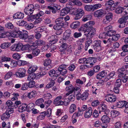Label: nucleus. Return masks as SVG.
<instances>
[{
    "label": "nucleus",
    "instance_id": "49",
    "mask_svg": "<svg viewBox=\"0 0 128 128\" xmlns=\"http://www.w3.org/2000/svg\"><path fill=\"white\" fill-rule=\"evenodd\" d=\"M55 83V82L54 80H52L48 84H47L46 87V88L47 89H48L51 88Z\"/></svg>",
    "mask_w": 128,
    "mask_h": 128
},
{
    "label": "nucleus",
    "instance_id": "39",
    "mask_svg": "<svg viewBox=\"0 0 128 128\" xmlns=\"http://www.w3.org/2000/svg\"><path fill=\"white\" fill-rule=\"evenodd\" d=\"M34 38V36L33 35H31L28 36V38L26 40V41L30 43H32V42H33Z\"/></svg>",
    "mask_w": 128,
    "mask_h": 128
},
{
    "label": "nucleus",
    "instance_id": "58",
    "mask_svg": "<svg viewBox=\"0 0 128 128\" xmlns=\"http://www.w3.org/2000/svg\"><path fill=\"white\" fill-rule=\"evenodd\" d=\"M52 102L50 100H48L44 102V104L46 108H48Z\"/></svg>",
    "mask_w": 128,
    "mask_h": 128
},
{
    "label": "nucleus",
    "instance_id": "57",
    "mask_svg": "<svg viewBox=\"0 0 128 128\" xmlns=\"http://www.w3.org/2000/svg\"><path fill=\"white\" fill-rule=\"evenodd\" d=\"M6 105L8 107V108H12H12L13 105L12 102L11 100L7 101L6 102Z\"/></svg>",
    "mask_w": 128,
    "mask_h": 128
},
{
    "label": "nucleus",
    "instance_id": "8",
    "mask_svg": "<svg viewBox=\"0 0 128 128\" xmlns=\"http://www.w3.org/2000/svg\"><path fill=\"white\" fill-rule=\"evenodd\" d=\"M77 14L74 17L75 20H78L80 19L84 14V12L83 9L82 8H78L76 10Z\"/></svg>",
    "mask_w": 128,
    "mask_h": 128
},
{
    "label": "nucleus",
    "instance_id": "21",
    "mask_svg": "<svg viewBox=\"0 0 128 128\" xmlns=\"http://www.w3.org/2000/svg\"><path fill=\"white\" fill-rule=\"evenodd\" d=\"M76 104H72L69 108V112L70 114H72L76 110Z\"/></svg>",
    "mask_w": 128,
    "mask_h": 128
},
{
    "label": "nucleus",
    "instance_id": "27",
    "mask_svg": "<svg viewBox=\"0 0 128 128\" xmlns=\"http://www.w3.org/2000/svg\"><path fill=\"white\" fill-rule=\"evenodd\" d=\"M38 68L36 66H32L30 67L28 70V72L29 74H31L34 72Z\"/></svg>",
    "mask_w": 128,
    "mask_h": 128
},
{
    "label": "nucleus",
    "instance_id": "33",
    "mask_svg": "<svg viewBox=\"0 0 128 128\" xmlns=\"http://www.w3.org/2000/svg\"><path fill=\"white\" fill-rule=\"evenodd\" d=\"M11 45L10 43L9 42H5L2 44L0 46L1 48L5 49L9 47Z\"/></svg>",
    "mask_w": 128,
    "mask_h": 128
},
{
    "label": "nucleus",
    "instance_id": "26",
    "mask_svg": "<svg viewBox=\"0 0 128 128\" xmlns=\"http://www.w3.org/2000/svg\"><path fill=\"white\" fill-rule=\"evenodd\" d=\"M14 30L15 32H13L10 34V36L14 38H17L18 36V35L16 32L18 31L19 28L18 27H14Z\"/></svg>",
    "mask_w": 128,
    "mask_h": 128
},
{
    "label": "nucleus",
    "instance_id": "36",
    "mask_svg": "<svg viewBox=\"0 0 128 128\" xmlns=\"http://www.w3.org/2000/svg\"><path fill=\"white\" fill-rule=\"evenodd\" d=\"M48 8L52 10V12L53 14L56 13L58 10V8L56 6H54L53 7L50 6H48L47 7Z\"/></svg>",
    "mask_w": 128,
    "mask_h": 128
},
{
    "label": "nucleus",
    "instance_id": "56",
    "mask_svg": "<svg viewBox=\"0 0 128 128\" xmlns=\"http://www.w3.org/2000/svg\"><path fill=\"white\" fill-rule=\"evenodd\" d=\"M62 26L61 25L56 24L54 26L53 28L56 30H59L62 29Z\"/></svg>",
    "mask_w": 128,
    "mask_h": 128
},
{
    "label": "nucleus",
    "instance_id": "2",
    "mask_svg": "<svg viewBox=\"0 0 128 128\" xmlns=\"http://www.w3.org/2000/svg\"><path fill=\"white\" fill-rule=\"evenodd\" d=\"M28 21L32 22L34 24H36L42 21V18L40 17L37 18L35 15H32L27 18Z\"/></svg>",
    "mask_w": 128,
    "mask_h": 128
},
{
    "label": "nucleus",
    "instance_id": "43",
    "mask_svg": "<svg viewBox=\"0 0 128 128\" xmlns=\"http://www.w3.org/2000/svg\"><path fill=\"white\" fill-rule=\"evenodd\" d=\"M22 44L20 43H18L16 45V51L18 52L20 50H22Z\"/></svg>",
    "mask_w": 128,
    "mask_h": 128
},
{
    "label": "nucleus",
    "instance_id": "53",
    "mask_svg": "<svg viewBox=\"0 0 128 128\" xmlns=\"http://www.w3.org/2000/svg\"><path fill=\"white\" fill-rule=\"evenodd\" d=\"M112 16L113 15L112 13H109L106 15L105 17L110 22L112 20Z\"/></svg>",
    "mask_w": 128,
    "mask_h": 128
},
{
    "label": "nucleus",
    "instance_id": "62",
    "mask_svg": "<svg viewBox=\"0 0 128 128\" xmlns=\"http://www.w3.org/2000/svg\"><path fill=\"white\" fill-rule=\"evenodd\" d=\"M28 84L29 87L30 88H32L34 87L35 85V82L33 80H31L29 82Z\"/></svg>",
    "mask_w": 128,
    "mask_h": 128
},
{
    "label": "nucleus",
    "instance_id": "41",
    "mask_svg": "<svg viewBox=\"0 0 128 128\" xmlns=\"http://www.w3.org/2000/svg\"><path fill=\"white\" fill-rule=\"evenodd\" d=\"M19 37L22 39H23L24 40H26L27 38L28 37V34L26 33H20V34L18 35Z\"/></svg>",
    "mask_w": 128,
    "mask_h": 128
},
{
    "label": "nucleus",
    "instance_id": "28",
    "mask_svg": "<svg viewBox=\"0 0 128 128\" xmlns=\"http://www.w3.org/2000/svg\"><path fill=\"white\" fill-rule=\"evenodd\" d=\"M80 25V22L77 21L72 22L70 25V26L72 28L75 29L78 27Z\"/></svg>",
    "mask_w": 128,
    "mask_h": 128
},
{
    "label": "nucleus",
    "instance_id": "31",
    "mask_svg": "<svg viewBox=\"0 0 128 128\" xmlns=\"http://www.w3.org/2000/svg\"><path fill=\"white\" fill-rule=\"evenodd\" d=\"M73 87L72 84H70L67 86L66 88V90L69 92L70 94H72L73 92Z\"/></svg>",
    "mask_w": 128,
    "mask_h": 128
},
{
    "label": "nucleus",
    "instance_id": "9",
    "mask_svg": "<svg viewBox=\"0 0 128 128\" xmlns=\"http://www.w3.org/2000/svg\"><path fill=\"white\" fill-rule=\"evenodd\" d=\"M105 100L108 102H112L116 101V96L113 94H108L106 96Z\"/></svg>",
    "mask_w": 128,
    "mask_h": 128
},
{
    "label": "nucleus",
    "instance_id": "40",
    "mask_svg": "<svg viewBox=\"0 0 128 128\" xmlns=\"http://www.w3.org/2000/svg\"><path fill=\"white\" fill-rule=\"evenodd\" d=\"M84 112L82 110L79 108H78V111L77 112L74 113L73 115L76 116L77 117L79 116L82 115L83 113Z\"/></svg>",
    "mask_w": 128,
    "mask_h": 128
},
{
    "label": "nucleus",
    "instance_id": "64",
    "mask_svg": "<svg viewBox=\"0 0 128 128\" xmlns=\"http://www.w3.org/2000/svg\"><path fill=\"white\" fill-rule=\"evenodd\" d=\"M125 108V109L124 110V112L127 114H128V102L125 103H124V106Z\"/></svg>",
    "mask_w": 128,
    "mask_h": 128
},
{
    "label": "nucleus",
    "instance_id": "22",
    "mask_svg": "<svg viewBox=\"0 0 128 128\" xmlns=\"http://www.w3.org/2000/svg\"><path fill=\"white\" fill-rule=\"evenodd\" d=\"M37 94L36 91L32 90L31 92L28 93L27 97L29 99H31L34 98Z\"/></svg>",
    "mask_w": 128,
    "mask_h": 128
},
{
    "label": "nucleus",
    "instance_id": "46",
    "mask_svg": "<svg viewBox=\"0 0 128 128\" xmlns=\"http://www.w3.org/2000/svg\"><path fill=\"white\" fill-rule=\"evenodd\" d=\"M60 75V72L58 71V70L55 71V72L52 77L55 80L57 77H58Z\"/></svg>",
    "mask_w": 128,
    "mask_h": 128
},
{
    "label": "nucleus",
    "instance_id": "1",
    "mask_svg": "<svg viewBox=\"0 0 128 128\" xmlns=\"http://www.w3.org/2000/svg\"><path fill=\"white\" fill-rule=\"evenodd\" d=\"M96 30L86 29L84 30V35L87 39L92 38L96 33Z\"/></svg>",
    "mask_w": 128,
    "mask_h": 128
},
{
    "label": "nucleus",
    "instance_id": "14",
    "mask_svg": "<svg viewBox=\"0 0 128 128\" xmlns=\"http://www.w3.org/2000/svg\"><path fill=\"white\" fill-rule=\"evenodd\" d=\"M95 24V22L93 21H90L84 25V26L86 28V29L88 28L90 30H96L92 26Z\"/></svg>",
    "mask_w": 128,
    "mask_h": 128
},
{
    "label": "nucleus",
    "instance_id": "35",
    "mask_svg": "<svg viewBox=\"0 0 128 128\" xmlns=\"http://www.w3.org/2000/svg\"><path fill=\"white\" fill-rule=\"evenodd\" d=\"M36 76V75L34 73H31L29 74L27 77V80L30 81L31 80H34Z\"/></svg>",
    "mask_w": 128,
    "mask_h": 128
},
{
    "label": "nucleus",
    "instance_id": "15",
    "mask_svg": "<svg viewBox=\"0 0 128 128\" xmlns=\"http://www.w3.org/2000/svg\"><path fill=\"white\" fill-rule=\"evenodd\" d=\"M92 108L91 107H89L86 110L84 113V117L86 118H90L92 114Z\"/></svg>",
    "mask_w": 128,
    "mask_h": 128
},
{
    "label": "nucleus",
    "instance_id": "20",
    "mask_svg": "<svg viewBox=\"0 0 128 128\" xmlns=\"http://www.w3.org/2000/svg\"><path fill=\"white\" fill-rule=\"evenodd\" d=\"M104 14V11L103 10H98L94 12V15L96 17L99 18L101 17Z\"/></svg>",
    "mask_w": 128,
    "mask_h": 128
},
{
    "label": "nucleus",
    "instance_id": "6",
    "mask_svg": "<svg viewBox=\"0 0 128 128\" xmlns=\"http://www.w3.org/2000/svg\"><path fill=\"white\" fill-rule=\"evenodd\" d=\"M26 70L23 68H19L16 73V75L18 77L22 78L25 76Z\"/></svg>",
    "mask_w": 128,
    "mask_h": 128
},
{
    "label": "nucleus",
    "instance_id": "44",
    "mask_svg": "<svg viewBox=\"0 0 128 128\" xmlns=\"http://www.w3.org/2000/svg\"><path fill=\"white\" fill-rule=\"evenodd\" d=\"M12 72L10 71L8 72L5 75L4 78L5 80L9 79L12 76Z\"/></svg>",
    "mask_w": 128,
    "mask_h": 128
},
{
    "label": "nucleus",
    "instance_id": "47",
    "mask_svg": "<svg viewBox=\"0 0 128 128\" xmlns=\"http://www.w3.org/2000/svg\"><path fill=\"white\" fill-rule=\"evenodd\" d=\"M124 10V8L120 6L118 7L115 10V12L117 14H120Z\"/></svg>",
    "mask_w": 128,
    "mask_h": 128
},
{
    "label": "nucleus",
    "instance_id": "34",
    "mask_svg": "<svg viewBox=\"0 0 128 128\" xmlns=\"http://www.w3.org/2000/svg\"><path fill=\"white\" fill-rule=\"evenodd\" d=\"M89 94L86 92H84L82 94V100L84 101L88 97Z\"/></svg>",
    "mask_w": 128,
    "mask_h": 128
},
{
    "label": "nucleus",
    "instance_id": "55",
    "mask_svg": "<svg viewBox=\"0 0 128 128\" xmlns=\"http://www.w3.org/2000/svg\"><path fill=\"white\" fill-rule=\"evenodd\" d=\"M124 105V102L122 101L116 103V106L117 107L121 108Z\"/></svg>",
    "mask_w": 128,
    "mask_h": 128
},
{
    "label": "nucleus",
    "instance_id": "25",
    "mask_svg": "<svg viewBox=\"0 0 128 128\" xmlns=\"http://www.w3.org/2000/svg\"><path fill=\"white\" fill-rule=\"evenodd\" d=\"M46 114V112L45 111L40 113V115L37 117V120H40L44 119Z\"/></svg>",
    "mask_w": 128,
    "mask_h": 128
},
{
    "label": "nucleus",
    "instance_id": "10",
    "mask_svg": "<svg viewBox=\"0 0 128 128\" xmlns=\"http://www.w3.org/2000/svg\"><path fill=\"white\" fill-rule=\"evenodd\" d=\"M114 4V2L112 0H110L106 2L105 6L107 10H110L112 11L114 10V8H112L113 4Z\"/></svg>",
    "mask_w": 128,
    "mask_h": 128
},
{
    "label": "nucleus",
    "instance_id": "11",
    "mask_svg": "<svg viewBox=\"0 0 128 128\" xmlns=\"http://www.w3.org/2000/svg\"><path fill=\"white\" fill-rule=\"evenodd\" d=\"M101 42V41L100 40H98L95 42L93 47L94 50L96 51L99 52L101 50V49L100 46Z\"/></svg>",
    "mask_w": 128,
    "mask_h": 128
},
{
    "label": "nucleus",
    "instance_id": "30",
    "mask_svg": "<svg viewBox=\"0 0 128 128\" xmlns=\"http://www.w3.org/2000/svg\"><path fill=\"white\" fill-rule=\"evenodd\" d=\"M113 40L112 38H109L107 40H103V42L104 44H107L108 46H109L112 44Z\"/></svg>",
    "mask_w": 128,
    "mask_h": 128
},
{
    "label": "nucleus",
    "instance_id": "60",
    "mask_svg": "<svg viewBox=\"0 0 128 128\" xmlns=\"http://www.w3.org/2000/svg\"><path fill=\"white\" fill-rule=\"evenodd\" d=\"M122 81L121 79H118L115 82V86L118 87H119L121 85Z\"/></svg>",
    "mask_w": 128,
    "mask_h": 128
},
{
    "label": "nucleus",
    "instance_id": "17",
    "mask_svg": "<svg viewBox=\"0 0 128 128\" xmlns=\"http://www.w3.org/2000/svg\"><path fill=\"white\" fill-rule=\"evenodd\" d=\"M13 18L15 19H22L24 17V14L21 12H18L14 14Z\"/></svg>",
    "mask_w": 128,
    "mask_h": 128
},
{
    "label": "nucleus",
    "instance_id": "24",
    "mask_svg": "<svg viewBox=\"0 0 128 128\" xmlns=\"http://www.w3.org/2000/svg\"><path fill=\"white\" fill-rule=\"evenodd\" d=\"M100 109L102 111L104 112L107 115L110 114V111L107 109L106 106L105 104L103 105L100 108Z\"/></svg>",
    "mask_w": 128,
    "mask_h": 128
},
{
    "label": "nucleus",
    "instance_id": "50",
    "mask_svg": "<svg viewBox=\"0 0 128 128\" xmlns=\"http://www.w3.org/2000/svg\"><path fill=\"white\" fill-rule=\"evenodd\" d=\"M35 42L38 46L42 45L44 44L45 43V42L41 40H36Z\"/></svg>",
    "mask_w": 128,
    "mask_h": 128
},
{
    "label": "nucleus",
    "instance_id": "63",
    "mask_svg": "<svg viewBox=\"0 0 128 128\" xmlns=\"http://www.w3.org/2000/svg\"><path fill=\"white\" fill-rule=\"evenodd\" d=\"M100 103V101L98 100L93 101L92 103V106H95L99 105Z\"/></svg>",
    "mask_w": 128,
    "mask_h": 128
},
{
    "label": "nucleus",
    "instance_id": "59",
    "mask_svg": "<svg viewBox=\"0 0 128 128\" xmlns=\"http://www.w3.org/2000/svg\"><path fill=\"white\" fill-rule=\"evenodd\" d=\"M51 60L50 59H46L44 61V65L45 66H49L51 64Z\"/></svg>",
    "mask_w": 128,
    "mask_h": 128
},
{
    "label": "nucleus",
    "instance_id": "37",
    "mask_svg": "<svg viewBox=\"0 0 128 128\" xmlns=\"http://www.w3.org/2000/svg\"><path fill=\"white\" fill-rule=\"evenodd\" d=\"M90 60V58L87 59L86 58V66L87 67L91 68L92 66V64L91 62V60Z\"/></svg>",
    "mask_w": 128,
    "mask_h": 128
},
{
    "label": "nucleus",
    "instance_id": "18",
    "mask_svg": "<svg viewBox=\"0 0 128 128\" xmlns=\"http://www.w3.org/2000/svg\"><path fill=\"white\" fill-rule=\"evenodd\" d=\"M70 9L68 7L66 8L62 9L60 13L61 16H64L67 14L70 11Z\"/></svg>",
    "mask_w": 128,
    "mask_h": 128
},
{
    "label": "nucleus",
    "instance_id": "54",
    "mask_svg": "<svg viewBox=\"0 0 128 128\" xmlns=\"http://www.w3.org/2000/svg\"><path fill=\"white\" fill-rule=\"evenodd\" d=\"M120 37V36L119 34H116L113 35L112 38L113 40L116 41L119 39Z\"/></svg>",
    "mask_w": 128,
    "mask_h": 128
},
{
    "label": "nucleus",
    "instance_id": "12",
    "mask_svg": "<svg viewBox=\"0 0 128 128\" xmlns=\"http://www.w3.org/2000/svg\"><path fill=\"white\" fill-rule=\"evenodd\" d=\"M71 31L70 30H66L64 33L63 40H68L70 38Z\"/></svg>",
    "mask_w": 128,
    "mask_h": 128
},
{
    "label": "nucleus",
    "instance_id": "16",
    "mask_svg": "<svg viewBox=\"0 0 128 128\" xmlns=\"http://www.w3.org/2000/svg\"><path fill=\"white\" fill-rule=\"evenodd\" d=\"M48 40L49 42L53 44L56 42L58 40L57 36L55 35L50 36L49 37Z\"/></svg>",
    "mask_w": 128,
    "mask_h": 128
},
{
    "label": "nucleus",
    "instance_id": "29",
    "mask_svg": "<svg viewBox=\"0 0 128 128\" xmlns=\"http://www.w3.org/2000/svg\"><path fill=\"white\" fill-rule=\"evenodd\" d=\"M108 116V114H106V115H104L102 117L101 120L103 122L107 123L109 122L110 119Z\"/></svg>",
    "mask_w": 128,
    "mask_h": 128
},
{
    "label": "nucleus",
    "instance_id": "23",
    "mask_svg": "<svg viewBox=\"0 0 128 128\" xmlns=\"http://www.w3.org/2000/svg\"><path fill=\"white\" fill-rule=\"evenodd\" d=\"M63 19V17L58 18L55 21L56 24L61 25L62 26H63L64 23Z\"/></svg>",
    "mask_w": 128,
    "mask_h": 128
},
{
    "label": "nucleus",
    "instance_id": "52",
    "mask_svg": "<svg viewBox=\"0 0 128 128\" xmlns=\"http://www.w3.org/2000/svg\"><path fill=\"white\" fill-rule=\"evenodd\" d=\"M44 102V100L42 98H40L36 100L35 102V104L36 105L39 106Z\"/></svg>",
    "mask_w": 128,
    "mask_h": 128
},
{
    "label": "nucleus",
    "instance_id": "42",
    "mask_svg": "<svg viewBox=\"0 0 128 128\" xmlns=\"http://www.w3.org/2000/svg\"><path fill=\"white\" fill-rule=\"evenodd\" d=\"M40 50L38 48H35L32 50V54L34 56H37L39 54Z\"/></svg>",
    "mask_w": 128,
    "mask_h": 128
},
{
    "label": "nucleus",
    "instance_id": "38",
    "mask_svg": "<svg viewBox=\"0 0 128 128\" xmlns=\"http://www.w3.org/2000/svg\"><path fill=\"white\" fill-rule=\"evenodd\" d=\"M105 72L102 71L101 72L97 74L96 76V78L98 79H100L102 78H104L105 76Z\"/></svg>",
    "mask_w": 128,
    "mask_h": 128
},
{
    "label": "nucleus",
    "instance_id": "3",
    "mask_svg": "<svg viewBox=\"0 0 128 128\" xmlns=\"http://www.w3.org/2000/svg\"><path fill=\"white\" fill-rule=\"evenodd\" d=\"M14 112L12 108H8L7 109L5 112L2 116L1 119L2 120H6L8 119L10 117V114Z\"/></svg>",
    "mask_w": 128,
    "mask_h": 128
},
{
    "label": "nucleus",
    "instance_id": "48",
    "mask_svg": "<svg viewBox=\"0 0 128 128\" xmlns=\"http://www.w3.org/2000/svg\"><path fill=\"white\" fill-rule=\"evenodd\" d=\"M5 27L9 29H12L14 28L13 24L11 22H8L5 24Z\"/></svg>",
    "mask_w": 128,
    "mask_h": 128
},
{
    "label": "nucleus",
    "instance_id": "61",
    "mask_svg": "<svg viewBox=\"0 0 128 128\" xmlns=\"http://www.w3.org/2000/svg\"><path fill=\"white\" fill-rule=\"evenodd\" d=\"M12 57L14 59L18 60L20 59V54L17 53L13 54L12 55Z\"/></svg>",
    "mask_w": 128,
    "mask_h": 128
},
{
    "label": "nucleus",
    "instance_id": "32",
    "mask_svg": "<svg viewBox=\"0 0 128 128\" xmlns=\"http://www.w3.org/2000/svg\"><path fill=\"white\" fill-rule=\"evenodd\" d=\"M67 44L65 43H64L60 46L59 50L61 52H63L67 48Z\"/></svg>",
    "mask_w": 128,
    "mask_h": 128
},
{
    "label": "nucleus",
    "instance_id": "13",
    "mask_svg": "<svg viewBox=\"0 0 128 128\" xmlns=\"http://www.w3.org/2000/svg\"><path fill=\"white\" fill-rule=\"evenodd\" d=\"M128 71L127 70L125 69L122 67L121 68L118 69V76L121 78L124 75L126 74Z\"/></svg>",
    "mask_w": 128,
    "mask_h": 128
},
{
    "label": "nucleus",
    "instance_id": "5",
    "mask_svg": "<svg viewBox=\"0 0 128 128\" xmlns=\"http://www.w3.org/2000/svg\"><path fill=\"white\" fill-rule=\"evenodd\" d=\"M34 10V7L33 4H30L26 7L24 10L25 14L28 15L32 14Z\"/></svg>",
    "mask_w": 128,
    "mask_h": 128
},
{
    "label": "nucleus",
    "instance_id": "51",
    "mask_svg": "<svg viewBox=\"0 0 128 128\" xmlns=\"http://www.w3.org/2000/svg\"><path fill=\"white\" fill-rule=\"evenodd\" d=\"M92 18V16L90 15H88L84 16L82 18V20L86 22L87 20H90Z\"/></svg>",
    "mask_w": 128,
    "mask_h": 128
},
{
    "label": "nucleus",
    "instance_id": "7",
    "mask_svg": "<svg viewBox=\"0 0 128 128\" xmlns=\"http://www.w3.org/2000/svg\"><path fill=\"white\" fill-rule=\"evenodd\" d=\"M68 66V65L64 64H62L59 66L58 68V70L60 72V74L64 76V75L66 74L67 70L66 68Z\"/></svg>",
    "mask_w": 128,
    "mask_h": 128
},
{
    "label": "nucleus",
    "instance_id": "45",
    "mask_svg": "<svg viewBox=\"0 0 128 128\" xmlns=\"http://www.w3.org/2000/svg\"><path fill=\"white\" fill-rule=\"evenodd\" d=\"M29 87L28 84L26 83H24L22 85L21 89L23 90H27Z\"/></svg>",
    "mask_w": 128,
    "mask_h": 128
},
{
    "label": "nucleus",
    "instance_id": "4",
    "mask_svg": "<svg viewBox=\"0 0 128 128\" xmlns=\"http://www.w3.org/2000/svg\"><path fill=\"white\" fill-rule=\"evenodd\" d=\"M102 6L100 4H96L94 5H88L85 6V10L88 11H94L101 7Z\"/></svg>",
    "mask_w": 128,
    "mask_h": 128
},
{
    "label": "nucleus",
    "instance_id": "19",
    "mask_svg": "<svg viewBox=\"0 0 128 128\" xmlns=\"http://www.w3.org/2000/svg\"><path fill=\"white\" fill-rule=\"evenodd\" d=\"M27 105L25 104H22L20 106L18 107V111L22 112L24 111L27 110Z\"/></svg>",
    "mask_w": 128,
    "mask_h": 128
}]
</instances>
